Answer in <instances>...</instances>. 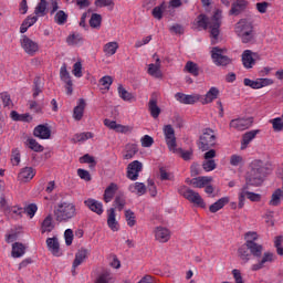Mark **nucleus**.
<instances>
[{
    "label": "nucleus",
    "instance_id": "f257e3e1",
    "mask_svg": "<svg viewBox=\"0 0 283 283\" xmlns=\"http://www.w3.org/2000/svg\"><path fill=\"white\" fill-rule=\"evenodd\" d=\"M197 25L201 30H210V36L212 43H218V36H220V25H222V11L216 10L211 18L207 14H199L197 17Z\"/></svg>",
    "mask_w": 283,
    "mask_h": 283
},
{
    "label": "nucleus",
    "instance_id": "f03ea898",
    "mask_svg": "<svg viewBox=\"0 0 283 283\" xmlns=\"http://www.w3.org/2000/svg\"><path fill=\"white\" fill-rule=\"evenodd\" d=\"M245 177H248V185L260 187L264 182V178H266V165L264 161L260 159L253 160L249 166Z\"/></svg>",
    "mask_w": 283,
    "mask_h": 283
},
{
    "label": "nucleus",
    "instance_id": "7ed1b4c3",
    "mask_svg": "<svg viewBox=\"0 0 283 283\" xmlns=\"http://www.w3.org/2000/svg\"><path fill=\"white\" fill-rule=\"evenodd\" d=\"M234 33L242 43H251L255 41V29L253 27V21L249 18L240 19L234 25Z\"/></svg>",
    "mask_w": 283,
    "mask_h": 283
},
{
    "label": "nucleus",
    "instance_id": "20e7f679",
    "mask_svg": "<svg viewBox=\"0 0 283 283\" xmlns=\"http://www.w3.org/2000/svg\"><path fill=\"white\" fill-rule=\"evenodd\" d=\"M53 216L56 222H70L76 218V206L72 202H60L53 210Z\"/></svg>",
    "mask_w": 283,
    "mask_h": 283
},
{
    "label": "nucleus",
    "instance_id": "39448f33",
    "mask_svg": "<svg viewBox=\"0 0 283 283\" xmlns=\"http://www.w3.org/2000/svg\"><path fill=\"white\" fill-rule=\"evenodd\" d=\"M210 54L212 63H214V65H217L218 67H227V65H231L232 60L227 55V49L213 46Z\"/></svg>",
    "mask_w": 283,
    "mask_h": 283
},
{
    "label": "nucleus",
    "instance_id": "423d86ee",
    "mask_svg": "<svg viewBox=\"0 0 283 283\" xmlns=\"http://www.w3.org/2000/svg\"><path fill=\"white\" fill-rule=\"evenodd\" d=\"M201 151H209L211 147H216V133L211 128H206L199 138L198 143Z\"/></svg>",
    "mask_w": 283,
    "mask_h": 283
},
{
    "label": "nucleus",
    "instance_id": "0eeeda50",
    "mask_svg": "<svg viewBox=\"0 0 283 283\" xmlns=\"http://www.w3.org/2000/svg\"><path fill=\"white\" fill-rule=\"evenodd\" d=\"M178 193H180V196H184L186 200H189V202H192V205H197V207H201L202 209L207 207L200 193L187 188V186L179 187Z\"/></svg>",
    "mask_w": 283,
    "mask_h": 283
},
{
    "label": "nucleus",
    "instance_id": "6e6552de",
    "mask_svg": "<svg viewBox=\"0 0 283 283\" xmlns=\"http://www.w3.org/2000/svg\"><path fill=\"white\" fill-rule=\"evenodd\" d=\"M20 43L21 48L27 54H29V56H34L39 52V43L28 38V35H22L20 39Z\"/></svg>",
    "mask_w": 283,
    "mask_h": 283
},
{
    "label": "nucleus",
    "instance_id": "1a4fd4ad",
    "mask_svg": "<svg viewBox=\"0 0 283 283\" xmlns=\"http://www.w3.org/2000/svg\"><path fill=\"white\" fill-rule=\"evenodd\" d=\"M253 125V117H241L235 118L230 122V127L237 129V132H244Z\"/></svg>",
    "mask_w": 283,
    "mask_h": 283
},
{
    "label": "nucleus",
    "instance_id": "9d476101",
    "mask_svg": "<svg viewBox=\"0 0 283 283\" xmlns=\"http://www.w3.org/2000/svg\"><path fill=\"white\" fill-rule=\"evenodd\" d=\"M164 135L169 151H172V149L177 147L176 130H174V127L171 125H166L164 127Z\"/></svg>",
    "mask_w": 283,
    "mask_h": 283
},
{
    "label": "nucleus",
    "instance_id": "9b49d317",
    "mask_svg": "<svg viewBox=\"0 0 283 283\" xmlns=\"http://www.w3.org/2000/svg\"><path fill=\"white\" fill-rule=\"evenodd\" d=\"M140 171H143V163L134 160L127 166V178L133 181L138 180Z\"/></svg>",
    "mask_w": 283,
    "mask_h": 283
},
{
    "label": "nucleus",
    "instance_id": "f8f14e48",
    "mask_svg": "<svg viewBox=\"0 0 283 283\" xmlns=\"http://www.w3.org/2000/svg\"><path fill=\"white\" fill-rule=\"evenodd\" d=\"M153 59H155V64H149L147 70L149 76H153L154 78H163V71H160V57H158V54L155 53Z\"/></svg>",
    "mask_w": 283,
    "mask_h": 283
},
{
    "label": "nucleus",
    "instance_id": "ddd939ff",
    "mask_svg": "<svg viewBox=\"0 0 283 283\" xmlns=\"http://www.w3.org/2000/svg\"><path fill=\"white\" fill-rule=\"evenodd\" d=\"M175 98L184 105H195V103H198V101L201 102L202 96L200 94L187 95L185 93H177Z\"/></svg>",
    "mask_w": 283,
    "mask_h": 283
},
{
    "label": "nucleus",
    "instance_id": "4468645a",
    "mask_svg": "<svg viewBox=\"0 0 283 283\" xmlns=\"http://www.w3.org/2000/svg\"><path fill=\"white\" fill-rule=\"evenodd\" d=\"M154 233L155 240L161 244H165V242H169V240H171V231L165 227H156Z\"/></svg>",
    "mask_w": 283,
    "mask_h": 283
},
{
    "label": "nucleus",
    "instance_id": "2eb2a0df",
    "mask_svg": "<svg viewBox=\"0 0 283 283\" xmlns=\"http://www.w3.org/2000/svg\"><path fill=\"white\" fill-rule=\"evenodd\" d=\"M33 136L40 140H49L52 136V129L48 127V124H40L34 128Z\"/></svg>",
    "mask_w": 283,
    "mask_h": 283
},
{
    "label": "nucleus",
    "instance_id": "dca6fc26",
    "mask_svg": "<svg viewBox=\"0 0 283 283\" xmlns=\"http://www.w3.org/2000/svg\"><path fill=\"white\" fill-rule=\"evenodd\" d=\"M255 59H259L258 53H253L251 50H245L242 53V64L247 70H251L255 65Z\"/></svg>",
    "mask_w": 283,
    "mask_h": 283
},
{
    "label": "nucleus",
    "instance_id": "f3484780",
    "mask_svg": "<svg viewBox=\"0 0 283 283\" xmlns=\"http://www.w3.org/2000/svg\"><path fill=\"white\" fill-rule=\"evenodd\" d=\"M90 255V250L85 249V248H81L76 253H75V259L73 261V273H76V269L77 266H81V264L87 260Z\"/></svg>",
    "mask_w": 283,
    "mask_h": 283
},
{
    "label": "nucleus",
    "instance_id": "a211bd4d",
    "mask_svg": "<svg viewBox=\"0 0 283 283\" xmlns=\"http://www.w3.org/2000/svg\"><path fill=\"white\" fill-rule=\"evenodd\" d=\"M85 207L90 209V211H93V213H96L97 216H103V202L88 198L84 201Z\"/></svg>",
    "mask_w": 283,
    "mask_h": 283
},
{
    "label": "nucleus",
    "instance_id": "6ab92c4d",
    "mask_svg": "<svg viewBox=\"0 0 283 283\" xmlns=\"http://www.w3.org/2000/svg\"><path fill=\"white\" fill-rule=\"evenodd\" d=\"M46 247L52 255H54L55 258H61V245L59 244V239L56 237L48 238Z\"/></svg>",
    "mask_w": 283,
    "mask_h": 283
},
{
    "label": "nucleus",
    "instance_id": "aec40b11",
    "mask_svg": "<svg viewBox=\"0 0 283 283\" xmlns=\"http://www.w3.org/2000/svg\"><path fill=\"white\" fill-rule=\"evenodd\" d=\"M275 261V254L272 252H265L261 260L256 264L252 265V271H260V269H264V265L266 262H274Z\"/></svg>",
    "mask_w": 283,
    "mask_h": 283
},
{
    "label": "nucleus",
    "instance_id": "412c9836",
    "mask_svg": "<svg viewBox=\"0 0 283 283\" xmlns=\"http://www.w3.org/2000/svg\"><path fill=\"white\" fill-rule=\"evenodd\" d=\"M238 256L243 264H247L253 258L247 242L238 249Z\"/></svg>",
    "mask_w": 283,
    "mask_h": 283
},
{
    "label": "nucleus",
    "instance_id": "4be33fe9",
    "mask_svg": "<svg viewBox=\"0 0 283 283\" xmlns=\"http://www.w3.org/2000/svg\"><path fill=\"white\" fill-rule=\"evenodd\" d=\"M36 176V171H34V168L32 167H24L21 169L20 174L18 175L19 180L21 182H30L32 178Z\"/></svg>",
    "mask_w": 283,
    "mask_h": 283
},
{
    "label": "nucleus",
    "instance_id": "5701e85b",
    "mask_svg": "<svg viewBox=\"0 0 283 283\" xmlns=\"http://www.w3.org/2000/svg\"><path fill=\"white\" fill-rule=\"evenodd\" d=\"M218 96H220V90H218V87H216V86H212L207 92L205 97H201V103H202V105H209V103H213V101H216V98H218Z\"/></svg>",
    "mask_w": 283,
    "mask_h": 283
},
{
    "label": "nucleus",
    "instance_id": "b1692460",
    "mask_svg": "<svg viewBox=\"0 0 283 283\" xmlns=\"http://www.w3.org/2000/svg\"><path fill=\"white\" fill-rule=\"evenodd\" d=\"M248 244V249H250V253L253 258H262V252L264 251V247L258 242H245Z\"/></svg>",
    "mask_w": 283,
    "mask_h": 283
},
{
    "label": "nucleus",
    "instance_id": "393cba45",
    "mask_svg": "<svg viewBox=\"0 0 283 283\" xmlns=\"http://www.w3.org/2000/svg\"><path fill=\"white\" fill-rule=\"evenodd\" d=\"M248 2L245 0H237L234 3H232V7L230 9V14L238 17V14H241L247 9Z\"/></svg>",
    "mask_w": 283,
    "mask_h": 283
},
{
    "label": "nucleus",
    "instance_id": "a878e982",
    "mask_svg": "<svg viewBox=\"0 0 283 283\" xmlns=\"http://www.w3.org/2000/svg\"><path fill=\"white\" fill-rule=\"evenodd\" d=\"M118 191V185L112 182L104 191V202H112L114 200V196H116V192Z\"/></svg>",
    "mask_w": 283,
    "mask_h": 283
},
{
    "label": "nucleus",
    "instance_id": "bb28decb",
    "mask_svg": "<svg viewBox=\"0 0 283 283\" xmlns=\"http://www.w3.org/2000/svg\"><path fill=\"white\" fill-rule=\"evenodd\" d=\"M85 99L80 98L77 105L73 109L74 120H82L83 114L85 113Z\"/></svg>",
    "mask_w": 283,
    "mask_h": 283
},
{
    "label": "nucleus",
    "instance_id": "cd10ccee",
    "mask_svg": "<svg viewBox=\"0 0 283 283\" xmlns=\"http://www.w3.org/2000/svg\"><path fill=\"white\" fill-rule=\"evenodd\" d=\"M27 249L28 248L25 247V244L21 242L13 243L12 251H11L12 258H23V255H25Z\"/></svg>",
    "mask_w": 283,
    "mask_h": 283
},
{
    "label": "nucleus",
    "instance_id": "c85d7f7f",
    "mask_svg": "<svg viewBox=\"0 0 283 283\" xmlns=\"http://www.w3.org/2000/svg\"><path fill=\"white\" fill-rule=\"evenodd\" d=\"M107 224L111 230L118 231V221L116 220V208L108 210Z\"/></svg>",
    "mask_w": 283,
    "mask_h": 283
},
{
    "label": "nucleus",
    "instance_id": "c756f323",
    "mask_svg": "<svg viewBox=\"0 0 283 283\" xmlns=\"http://www.w3.org/2000/svg\"><path fill=\"white\" fill-rule=\"evenodd\" d=\"M138 151V145L137 144H127L125 146V153L123 155L124 160H132L136 156Z\"/></svg>",
    "mask_w": 283,
    "mask_h": 283
},
{
    "label": "nucleus",
    "instance_id": "7c9ffc66",
    "mask_svg": "<svg viewBox=\"0 0 283 283\" xmlns=\"http://www.w3.org/2000/svg\"><path fill=\"white\" fill-rule=\"evenodd\" d=\"M258 134H260V130H250L244 133L242 136L241 149H247V147H249V143H251Z\"/></svg>",
    "mask_w": 283,
    "mask_h": 283
},
{
    "label": "nucleus",
    "instance_id": "2f4dec72",
    "mask_svg": "<svg viewBox=\"0 0 283 283\" xmlns=\"http://www.w3.org/2000/svg\"><path fill=\"white\" fill-rule=\"evenodd\" d=\"M54 231V221L52 216L49 214L41 224V233H52Z\"/></svg>",
    "mask_w": 283,
    "mask_h": 283
},
{
    "label": "nucleus",
    "instance_id": "473e14b6",
    "mask_svg": "<svg viewBox=\"0 0 283 283\" xmlns=\"http://www.w3.org/2000/svg\"><path fill=\"white\" fill-rule=\"evenodd\" d=\"M148 109L153 118H158L160 116V107L158 106V99H156V97L149 99Z\"/></svg>",
    "mask_w": 283,
    "mask_h": 283
},
{
    "label": "nucleus",
    "instance_id": "72a5a7b5",
    "mask_svg": "<svg viewBox=\"0 0 283 283\" xmlns=\"http://www.w3.org/2000/svg\"><path fill=\"white\" fill-rule=\"evenodd\" d=\"M226 205H229V197H222L209 207L210 213H218L220 209H223Z\"/></svg>",
    "mask_w": 283,
    "mask_h": 283
},
{
    "label": "nucleus",
    "instance_id": "f704fd0d",
    "mask_svg": "<svg viewBox=\"0 0 283 283\" xmlns=\"http://www.w3.org/2000/svg\"><path fill=\"white\" fill-rule=\"evenodd\" d=\"M103 52L105 56H114L118 52V42H108L103 46Z\"/></svg>",
    "mask_w": 283,
    "mask_h": 283
},
{
    "label": "nucleus",
    "instance_id": "c9c22d12",
    "mask_svg": "<svg viewBox=\"0 0 283 283\" xmlns=\"http://www.w3.org/2000/svg\"><path fill=\"white\" fill-rule=\"evenodd\" d=\"M128 189L132 193H137V196H145L147 193V186L143 182H135Z\"/></svg>",
    "mask_w": 283,
    "mask_h": 283
},
{
    "label": "nucleus",
    "instance_id": "e433bc0d",
    "mask_svg": "<svg viewBox=\"0 0 283 283\" xmlns=\"http://www.w3.org/2000/svg\"><path fill=\"white\" fill-rule=\"evenodd\" d=\"M36 21H39V17L36 15L28 17L20 27L21 34H25V32H28V28H32V25H34Z\"/></svg>",
    "mask_w": 283,
    "mask_h": 283
},
{
    "label": "nucleus",
    "instance_id": "4c0bfd02",
    "mask_svg": "<svg viewBox=\"0 0 283 283\" xmlns=\"http://www.w3.org/2000/svg\"><path fill=\"white\" fill-rule=\"evenodd\" d=\"M213 178L211 177H197L191 180L193 187L197 189H202V187L209 185V182H212Z\"/></svg>",
    "mask_w": 283,
    "mask_h": 283
},
{
    "label": "nucleus",
    "instance_id": "58836bf2",
    "mask_svg": "<svg viewBox=\"0 0 283 283\" xmlns=\"http://www.w3.org/2000/svg\"><path fill=\"white\" fill-rule=\"evenodd\" d=\"M168 8H169V6L167 4V2H161L160 6L155 7L151 11L154 19H157L158 21H160V19H163V13Z\"/></svg>",
    "mask_w": 283,
    "mask_h": 283
},
{
    "label": "nucleus",
    "instance_id": "ea45409f",
    "mask_svg": "<svg viewBox=\"0 0 283 283\" xmlns=\"http://www.w3.org/2000/svg\"><path fill=\"white\" fill-rule=\"evenodd\" d=\"M35 17H45L48 14V0H40L34 10Z\"/></svg>",
    "mask_w": 283,
    "mask_h": 283
},
{
    "label": "nucleus",
    "instance_id": "a19ab883",
    "mask_svg": "<svg viewBox=\"0 0 283 283\" xmlns=\"http://www.w3.org/2000/svg\"><path fill=\"white\" fill-rule=\"evenodd\" d=\"M170 151H172V154H177L184 160H191V158H193V150H184L182 148L175 147Z\"/></svg>",
    "mask_w": 283,
    "mask_h": 283
},
{
    "label": "nucleus",
    "instance_id": "79ce46f5",
    "mask_svg": "<svg viewBox=\"0 0 283 283\" xmlns=\"http://www.w3.org/2000/svg\"><path fill=\"white\" fill-rule=\"evenodd\" d=\"M185 71L188 72V74H192V76H199L200 74V67L196 64V62L188 61L185 65Z\"/></svg>",
    "mask_w": 283,
    "mask_h": 283
},
{
    "label": "nucleus",
    "instance_id": "37998d69",
    "mask_svg": "<svg viewBox=\"0 0 283 283\" xmlns=\"http://www.w3.org/2000/svg\"><path fill=\"white\" fill-rule=\"evenodd\" d=\"M126 205H127V201L125 200V195L124 193L116 195L115 200H114L115 209L123 211V209H125Z\"/></svg>",
    "mask_w": 283,
    "mask_h": 283
},
{
    "label": "nucleus",
    "instance_id": "c03bdc74",
    "mask_svg": "<svg viewBox=\"0 0 283 283\" xmlns=\"http://www.w3.org/2000/svg\"><path fill=\"white\" fill-rule=\"evenodd\" d=\"M101 23H103V17L98 13H93L90 19L91 28H93L95 30H99Z\"/></svg>",
    "mask_w": 283,
    "mask_h": 283
},
{
    "label": "nucleus",
    "instance_id": "a18cd8bd",
    "mask_svg": "<svg viewBox=\"0 0 283 283\" xmlns=\"http://www.w3.org/2000/svg\"><path fill=\"white\" fill-rule=\"evenodd\" d=\"M90 138H94V134L87 132V133L75 134L71 140L76 144V143H85V140H90Z\"/></svg>",
    "mask_w": 283,
    "mask_h": 283
},
{
    "label": "nucleus",
    "instance_id": "49530a36",
    "mask_svg": "<svg viewBox=\"0 0 283 283\" xmlns=\"http://www.w3.org/2000/svg\"><path fill=\"white\" fill-rule=\"evenodd\" d=\"M54 23L65 25L67 23V13L63 10L57 11L54 15Z\"/></svg>",
    "mask_w": 283,
    "mask_h": 283
},
{
    "label": "nucleus",
    "instance_id": "de8ad7c7",
    "mask_svg": "<svg viewBox=\"0 0 283 283\" xmlns=\"http://www.w3.org/2000/svg\"><path fill=\"white\" fill-rule=\"evenodd\" d=\"M43 92V82H41V77H35L33 81V98H36L39 94Z\"/></svg>",
    "mask_w": 283,
    "mask_h": 283
},
{
    "label": "nucleus",
    "instance_id": "09e8293b",
    "mask_svg": "<svg viewBox=\"0 0 283 283\" xmlns=\"http://www.w3.org/2000/svg\"><path fill=\"white\" fill-rule=\"evenodd\" d=\"M118 94L123 101H134V94L125 90L123 85H118Z\"/></svg>",
    "mask_w": 283,
    "mask_h": 283
},
{
    "label": "nucleus",
    "instance_id": "8fccbe9b",
    "mask_svg": "<svg viewBox=\"0 0 283 283\" xmlns=\"http://www.w3.org/2000/svg\"><path fill=\"white\" fill-rule=\"evenodd\" d=\"M27 145L29 147V149H32V151H43V146H41V144H39V142H36V139L34 138H29L27 140Z\"/></svg>",
    "mask_w": 283,
    "mask_h": 283
},
{
    "label": "nucleus",
    "instance_id": "3c124183",
    "mask_svg": "<svg viewBox=\"0 0 283 283\" xmlns=\"http://www.w3.org/2000/svg\"><path fill=\"white\" fill-rule=\"evenodd\" d=\"M29 109L34 112V114H43V105L39 104L36 101H29L28 102Z\"/></svg>",
    "mask_w": 283,
    "mask_h": 283
},
{
    "label": "nucleus",
    "instance_id": "603ef678",
    "mask_svg": "<svg viewBox=\"0 0 283 283\" xmlns=\"http://www.w3.org/2000/svg\"><path fill=\"white\" fill-rule=\"evenodd\" d=\"M81 41H83V36H81V34L78 33H73L72 35H69L66 39V43L69 45H78Z\"/></svg>",
    "mask_w": 283,
    "mask_h": 283
},
{
    "label": "nucleus",
    "instance_id": "864d4df0",
    "mask_svg": "<svg viewBox=\"0 0 283 283\" xmlns=\"http://www.w3.org/2000/svg\"><path fill=\"white\" fill-rule=\"evenodd\" d=\"M60 78L64 83H67L69 81H72V77L70 76V72H67V65L63 64L60 69Z\"/></svg>",
    "mask_w": 283,
    "mask_h": 283
},
{
    "label": "nucleus",
    "instance_id": "5fc2aeb1",
    "mask_svg": "<svg viewBox=\"0 0 283 283\" xmlns=\"http://www.w3.org/2000/svg\"><path fill=\"white\" fill-rule=\"evenodd\" d=\"M125 219L128 224V227H135L136 226V214H134V211L126 210L125 211Z\"/></svg>",
    "mask_w": 283,
    "mask_h": 283
},
{
    "label": "nucleus",
    "instance_id": "6e6d98bb",
    "mask_svg": "<svg viewBox=\"0 0 283 283\" xmlns=\"http://www.w3.org/2000/svg\"><path fill=\"white\" fill-rule=\"evenodd\" d=\"M218 165L213 159H205L202 163V169H205L206 171H213V169H216Z\"/></svg>",
    "mask_w": 283,
    "mask_h": 283
},
{
    "label": "nucleus",
    "instance_id": "4d7b16f0",
    "mask_svg": "<svg viewBox=\"0 0 283 283\" xmlns=\"http://www.w3.org/2000/svg\"><path fill=\"white\" fill-rule=\"evenodd\" d=\"M11 163L13 167L19 166V164L21 163V153L18 148L13 149L11 153Z\"/></svg>",
    "mask_w": 283,
    "mask_h": 283
},
{
    "label": "nucleus",
    "instance_id": "13d9d810",
    "mask_svg": "<svg viewBox=\"0 0 283 283\" xmlns=\"http://www.w3.org/2000/svg\"><path fill=\"white\" fill-rule=\"evenodd\" d=\"M64 238L66 247H72V242L74 241V231H72V229H66L64 232Z\"/></svg>",
    "mask_w": 283,
    "mask_h": 283
},
{
    "label": "nucleus",
    "instance_id": "bf43d9fd",
    "mask_svg": "<svg viewBox=\"0 0 283 283\" xmlns=\"http://www.w3.org/2000/svg\"><path fill=\"white\" fill-rule=\"evenodd\" d=\"M81 163H85L86 165H90L91 169L96 167V159H94L93 156H90V155H84L82 158H81Z\"/></svg>",
    "mask_w": 283,
    "mask_h": 283
},
{
    "label": "nucleus",
    "instance_id": "052dcab7",
    "mask_svg": "<svg viewBox=\"0 0 283 283\" xmlns=\"http://www.w3.org/2000/svg\"><path fill=\"white\" fill-rule=\"evenodd\" d=\"M72 73L76 76V78H81V76H83V64L81 62H76L73 65Z\"/></svg>",
    "mask_w": 283,
    "mask_h": 283
},
{
    "label": "nucleus",
    "instance_id": "680f3d73",
    "mask_svg": "<svg viewBox=\"0 0 283 283\" xmlns=\"http://www.w3.org/2000/svg\"><path fill=\"white\" fill-rule=\"evenodd\" d=\"M77 176L82 179L85 180L86 182H90V180H92V175H90V171L80 168L77 169Z\"/></svg>",
    "mask_w": 283,
    "mask_h": 283
},
{
    "label": "nucleus",
    "instance_id": "e2e57ef3",
    "mask_svg": "<svg viewBox=\"0 0 283 283\" xmlns=\"http://www.w3.org/2000/svg\"><path fill=\"white\" fill-rule=\"evenodd\" d=\"M94 6H96V8H109V6L114 7V0H95Z\"/></svg>",
    "mask_w": 283,
    "mask_h": 283
},
{
    "label": "nucleus",
    "instance_id": "0e129e2a",
    "mask_svg": "<svg viewBox=\"0 0 283 283\" xmlns=\"http://www.w3.org/2000/svg\"><path fill=\"white\" fill-rule=\"evenodd\" d=\"M99 83L101 85H103V87H105V90H109V87L112 86V83H114V80L112 78V76L106 75L99 80Z\"/></svg>",
    "mask_w": 283,
    "mask_h": 283
},
{
    "label": "nucleus",
    "instance_id": "69168bd1",
    "mask_svg": "<svg viewBox=\"0 0 283 283\" xmlns=\"http://www.w3.org/2000/svg\"><path fill=\"white\" fill-rule=\"evenodd\" d=\"M274 132H282L283 129V122L282 118L276 117L271 120Z\"/></svg>",
    "mask_w": 283,
    "mask_h": 283
},
{
    "label": "nucleus",
    "instance_id": "338daca9",
    "mask_svg": "<svg viewBox=\"0 0 283 283\" xmlns=\"http://www.w3.org/2000/svg\"><path fill=\"white\" fill-rule=\"evenodd\" d=\"M111 280H112V274H109V272H104L98 275L96 283H109Z\"/></svg>",
    "mask_w": 283,
    "mask_h": 283
},
{
    "label": "nucleus",
    "instance_id": "774afa93",
    "mask_svg": "<svg viewBox=\"0 0 283 283\" xmlns=\"http://www.w3.org/2000/svg\"><path fill=\"white\" fill-rule=\"evenodd\" d=\"M154 145V138L149 135H145L142 138V147H151Z\"/></svg>",
    "mask_w": 283,
    "mask_h": 283
}]
</instances>
